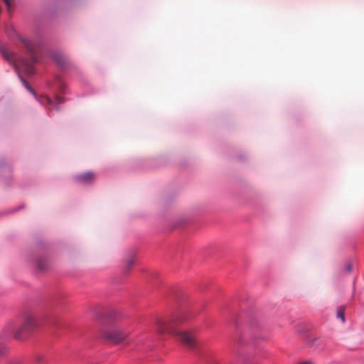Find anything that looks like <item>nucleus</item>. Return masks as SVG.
Instances as JSON below:
<instances>
[{
  "mask_svg": "<svg viewBox=\"0 0 364 364\" xmlns=\"http://www.w3.org/2000/svg\"><path fill=\"white\" fill-rule=\"evenodd\" d=\"M6 33L11 39L16 38L23 46L26 48L30 54L29 59L19 58L16 59L14 53L9 50V48L4 43L0 42V53L5 60L11 63L15 68L16 72L21 82L25 85L26 88L30 91L33 95H36L34 90L27 84L26 81L21 77L20 72H25L26 75H31L34 73L33 65L36 62V58L34 55L36 50V44L31 40L27 39L18 35L13 28H8Z\"/></svg>",
  "mask_w": 364,
  "mask_h": 364,
  "instance_id": "1",
  "label": "nucleus"
},
{
  "mask_svg": "<svg viewBox=\"0 0 364 364\" xmlns=\"http://www.w3.org/2000/svg\"><path fill=\"white\" fill-rule=\"evenodd\" d=\"M37 326V321L35 316L32 315H27L25 317L23 323L18 328H14L13 322L8 323L1 335V337L6 338L13 332L14 338L18 341L24 340L25 338L29 335Z\"/></svg>",
  "mask_w": 364,
  "mask_h": 364,
  "instance_id": "3",
  "label": "nucleus"
},
{
  "mask_svg": "<svg viewBox=\"0 0 364 364\" xmlns=\"http://www.w3.org/2000/svg\"><path fill=\"white\" fill-rule=\"evenodd\" d=\"M130 334L131 331L125 328H117L116 329L107 331L105 337V338L111 340L117 343L129 344L130 342L128 338Z\"/></svg>",
  "mask_w": 364,
  "mask_h": 364,
  "instance_id": "4",
  "label": "nucleus"
},
{
  "mask_svg": "<svg viewBox=\"0 0 364 364\" xmlns=\"http://www.w3.org/2000/svg\"><path fill=\"white\" fill-rule=\"evenodd\" d=\"M34 361L37 363H42L46 361V355L42 353H36L34 355Z\"/></svg>",
  "mask_w": 364,
  "mask_h": 364,
  "instance_id": "9",
  "label": "nucleus"
},
{
  "mask_svg": "<svg viewBox=\"0 0 364 364\" xmlns=\"http://www.w3.org/2000/svg\"><path fill=\"white\" fill-rule=\"evenodd\" d=\"M41 102H42V103L46 102L48 104H51V100L48 97H43Z\"/></svg>",
  "mask_w": 364,
  "mask_h": 364,
  "instance_id": "12",
  "label": "nucleus"
},
{
  "mask_svg": "<svg viewBox=\"0 0 364 364\" xmlns=\"http://www.w3.org/2000/svg\"><path fill=\"white\" fill-rule=\"evenodd\" d=\"M8 364H21V361L18 359H14L10 360Z\"/></svg>",
  "mask_w": 364,
  "mask_h": 364,
  "instance_id": "14",
  "label": "nucleus"
},
{
  "mask_svg": "<svg viewBox=\"0 0 364 364\" xmlns=\"http://www.w3.org/2000/svg\"><path fill=\"white\" fill-rule=\"evenodd\" d=\"M53 58L60 65H63L65 63V58L64 55L60 53H54L53 54Z\"/></svg>",
  "mask_w": 364,
  "mask_h": 364,
  "instance_id": "6",
  "label": "nucleus"
},
{
  "mask_svg": "<svg viewBox=\"0 0 364 364\" xmlns=\"http://www.w3.org/2000/svg\"><path fill=\"white\" fill-rule=\"evenodd\" d=\"M300 364H311V363H309V362H303V363H300Z\"/></svg>",
  "mask_w": 364,
  "mask_h": 364,
  "instance_id": "17",
  "label": "nucleus"
},
{
  "mask_svg": "<svg viewBox=\"0 0 364 364\" xmlns=\"http://www.w3.org/2000/svg\"><path fill=\"white\" fill-rule=\"evenodd\" d=\"M3 1L5 2L6 5L7 6L8 10H10V9L11 7V1L10 0H3Z\"/></svg>",
  "mask_w": 364,
  "mask_h": 364,
  "instance_id": "13",
  "label": "nucleus"
},
{
  "mask_svg": "<svg viewBox=\"0 0 364 364\" xmlns=\"http://www.w3.org/2000/svg\"><path fill=\"white\" fill-rule=\"evenodd\" d=\"M38 268L41 270H43L44 269V267L43 266H41L40 264H38Z\"/></svg>",
  "mask_w": 364,
  "mask_h": 364,
  "instance_id": "16",
  "label": "nucleus"
},
{
  "mask_svg": "<svg viewBox=\"0 0 364 364\" xmlns=\"http://www.w3.org/2000/svg\"><path fill=\"white\" fill-rule=\"evenodd\" d=\"M336 316L337 318L341 320L342 323H345V306H341L338 309Z\"/></svg>",
  "mask_w": 364,
  "mask_h": 364,
  "instance_id": "8",
  "label": "nucleus"
},
{
  "mask_svg": "<svg viewBox=\"0 0 364 364\" xmlns=\"http://www.w3.org/2000/svg\"><path fill=\"white\" fill-rule=\"evenodd\" d=\"M95 179V174L92 172H86L75 176V180L82 183H87Z\"/></svg>",
  "mask_w": 364,
  "mask_h": 364,
  "instance_id": "5",
  "label": "nucleus"
},
{
  "mask_svg": "<svg viewBox=\"0 0 364 364\" xmlns=\"http://www.w3.org/2000/svg\"><path fill=\"white\" fill-rule=\"evenodd\" d=\"M344 269L346 272L350 273L353 271V264L350 262L346 263L345 264Z\"/></svg>",
  "mask_w": 364,
  "mask_h": 364,
  "instance_id": "11",
  "label": "nucleus"
},
{
  "mask_svg": "<svg viewBox=\"0 0 364 364\" xmlns=\"http://www.w3.org/2000/svg\"><path fill=\"white\" fill-rule=\"evenodd\" d=\"M9 349L6 345L0 343V362L9 353Z\"/></svg>",
  "mask_w": 364,
  "mask_h": 364,
  "instance_id": "7",
  "label": "nucleus"
},
{
  "mask_svg": "<svg viewBox=\"0 0 364 364\" xmlns=\"http://www.w3.org/2000/svg\"><path fill=\"white\" fill-rule=\"evenodd\" d=\"M187 317L185 314H179L172 318L164 321L156 318V328L160 334H173L183 345L188 348H193L196 345V334L193 331H179L178 326L185 322Z\"/></svg>",
  "mask_w": 364,
  "mask_h": 364,
  "instance_id": "2",
  "label": "nucleus"
},
{
  "mask_svg": "<svg viewBox=\"0 0 364 364\" xmlns=\"http://www.w3.org/2000/svg\"><path fill=\"white\" fill-rule=\"evenodd\" d=\"M56 100L58 101L60 103L64 101L63 99L61 97H60V96H57L56 97Z\"/></svg>",
  "mask_w": 364,
  "mask_h": 364,
  "instance_id": "15",
  "label": "nucleus"
},
{
  "mask_svg": "<svg viewBox=\"0 0 364 364\" xmlns=\"http://www.w3.org/2000/svg\"><path fill=\"white\" fill-rule=\"evenodd\" d=\"M135 259L133 256L129 257L126 262V269L127 271H129L131 267L134 264Z\"/></svg>",
  "mask_w": 364,
  "mask_h": 364,
  "instance_id": "10",
  "label": "nucleus"
}]
</instances>
